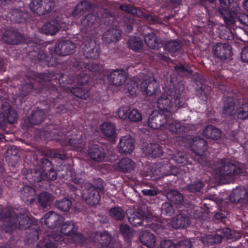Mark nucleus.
<instances>
[{
    "label": "nucleus",
    "mask_w": 248,
    "mask_h": 248,
    "mask_svg": "<svg viewBox=\"0 0 248 248\" xmlns=\"http://www.w3.org/2000/svg\"><path fill=\"white\" fill-rule=\"evenodd\" d=\"M222 240V236L218 233L214 235L208 234L202 238V242L204 245L213 246L220 243Z\"/></svg>",
    "instance_id": "48"
},
{
    "label": "nucleus",
    "mask_w": 248,
    "mask_h": 248,
    "mask_svg": "<svg viewBox=\"0 0 248 248\" xmlns=\"http://www.w3.org/2000/svg\"><path fill=\"white\" fill-rule=\"evenodd\" d=\"M62 175L63 177L67 176L66 179H68L76 185L82 184L84 182L81 173H77L74 170L71 169H68L67 167L65 172L62 173Z\"/></svg>",
    "instance_id": "39"
},
{
    "label": "nucleus",
    "mask_w": 248,
    "mask_h": 248,
    "mask_svg": "<svg viewBox=\"0 0 248 248\" xmlns=\"http://www.w3.org/2000/svg\"><path fill=\"white\" fill-rule=\"evenodd\" d=\"M139 239L142 244L148 248H153L155 246V236L150 231L146 230L141 232Z\"/></svg>",
    "instance_id": "34"
},
{
    "label": "nucleus",
    "mask_w": 248,
    "mask_h": 248,
    "mask_svg": "<svg viewBox=\"0 0 248 248\" xmlns=\"http://www.w3.org/2000/svg\"><path fill=\"white\" fill-rule=\"evenodd\" d=\"M119 18L107 9L103 10L101 21L106 26H111L102 36V39L106 43H115L120 40L121 30L119 28L121 26L118 20Z\"/></svg>",
    "instance_id": "7"
},
{
    "label": "nucleus",
    "mask_w": 248,
    "mask_h": 248,
    "mask_svg": "<svg viewBox=\"0 0 248 248\" xmlns=\"http://www.w3.org/2000/svg\"><path fill=\"white\" fill-rule=\"evenodd\" d=\"M163 88L166 93L162 94L157 102V106L160 110L166 114H173L179 108L186 107V100L183 95L185 85L182 77L172 76Z\"/></svg>",
    "instance_id": "2"
},
{
    "label": "nucleus",
    "mask_w": 248,
    "mask_h": 248,
    "mask_svg": "<svg viewBox=\"0 0 248 248\" xmlns=\"http://www.w3.org/2000/svg\"><path fill=\"white\" fill-rule=\"evenodd\" d=\"M235 102L232 98H228L224 103L223 112L225 115H231L235 108Z\"/></svg>",
    "instance_id": "59"
},
{
    "label": "nucleus",
    "mask_w": 248,
    "mask_h": 248,
    "mask_svg": "<svg viewBox=\"0 0 248 248\" xmlns=\"http://www.w3.org/2000/svg\"><path fill=\"white\" fill-rule=\"evenodd\" d=\"M174 213L172 205L168 202H164L161 206V214L169 216H171Z\"/></svg>",
    "instance_id": "64"
},
{
    "label": "nucleus",
    "mask_w": 248,
    "mask_h": 248,
    "mask_svg": "<svg viewBox=\"0 0 248 248\" xmlns=\"http://www.w3.org/2000/svg\"><path fill=\"white\" fill-rule=\"evenodd\" d=\"M55 206L59 210L62 212L68 211L72 206V202L66 198L61 200L56 201Z\"/></svg>",
    "instance_id": "52"
},
{
    "label": "nucleus",
    "mask_w": 248,
    "mask_h": 248,
    "mask_svg": "<svg viewBox=\"0 0 248 248\" xmlns=\"http://www.w3.org/2000/svg\"><path fill=\"white\" fill-rule=\"evenodd\" d=\"M69 24L68 17L62 15H59L45 23L42 27V30L46 34L54 35L60 30L65 31Z\"/></svg>",
    "instance_id": "9"
},
{
    "label": "nucleus",
    "mask_w": 248,
    "mask_h": 248,
    "mask_svg": "<svg viewBox=\"0 0 248 248\" xmlns=\"http://www.w3.org/2000/svg\"><path fill=\"white\" fill-rule=\"evenodd\" d=\"M140 88L144 94L150 96L156 94L159 89L157 80L154 77L144 80L141 83Z\"/></svg>",
    "instance_id": "23"
},
{
    "label": "nucleus",
    "mask_w": 248,
    "mask_h": 248,
    "mask_svg": "<svg viewBox=\"0 0 248 248\" xmlns=\"http://www.w3.org/2000/svg\"><path fill=\"white\" fill-rule=\"evenodd\" d=\"M128 47L137 52H140L143 48V43L140 37L131 36L127 43Z\"/></svg>",
    "instance_id": "43"
},
{
    "label": "nucleus",
    "mask_w": 248,
    "mask_h": 248,
    "mask_svg": "<svg viewBox=\"0 0 248 248\" xmlns=\"http://www.w3.org/2000/svg\"><path fill=\"white\" fill-rule=\"evenodd\" d=\"M204 186V184L202 181L198 180L187 185L186 188L191 192H200Z\"/></svg>",
    "instance_id": "61"
},
{
    "label": "nucleus",
    "mask_w": 248,
    "mask_h": 248,
    "mask_svg": "<svg viewBox=\"0 0 248 248\" xmlns=\"http://www.w3.org/2000/svg\"><path fill=\"white\" fill-rule=\"evenodd\" d=\"M4 219L2 230L11 234L16 229L27 230L35 224L34 218L26 213L17 214L11 209L0 211V220Z\"/></svg>",
    "instance_id": "5"
},
{
    "label": "nucleus",
    "mask_w": 248,
    "mask_h": 248,
    "mask_svg": "<svg viewBox=\"0 0 248 248\" xmlns=\"http://www.w3.org/2000/svg\"><path fill=\"white\" fill-rule=\"evenodd\" d=\"M135 162L129 157H124L120 159L115 165V170L122 173H131L135 169Z\"/></svg>",
    "instance_id": "27"
},
{
    "label": "nucleus",
    "mask_w": 248,
    "mask_h": 248,
    "mask_svg": "<svg viewBox=\"0 0 248 248\" xmlns=\"http://www.w3.org/2000/svg\"><path fill=\"white\" fill-rule=\"evenodd\" d=\"M236 116L238 119L246 120L248 118V103H245L237 109Z\"/></svg>",
    "instance_id": "57"
},
{
    "label": "nucleus",
    "mask_w": 248,
    "mask_h": 248,
    "mask_svg": "<svg viewBox=\"0 0 248 248\" xmlns=\"http://www.w3.org/2000/svg\"><path fill=\"white\" fill-rule=\"evenodd\" d=\"M146 154L152 157H160L163 154L161 147L157 143L151 144L147 148Z\"/></svg>",
    "instance_id": "50"
},
{
    "label": "nucleus",
    "mask_w": 248,
    "mask_h": 248,
    "mask_svg": "<svg viewBox=\"0 0 248 248\" xmlns=\"http://www.w3.org/2000/svg\"><path fill=\"white\" fill-rule=\"evenodd\" d=\"M30 7L32 12L41 16L50 13L54 7V3L47 0H32Z\"/></svg>",
    "instance_id": "15"
},
{
    "label": "nucleus",
    "mask_w": 248,
    "mask_h": 248,
    "mask_svg": "<svg viewBox=\"0 0 248 248\" xmlns=\"http://www.w3.org/2000/svg\"><path fill=\"white\" fill-rule=\"evenodd\" d=\"M25 49L29 58L32 62L41 66H51L50 63L51 58L45 52V48L42 44L30 41L27 43Z\"/></svg>",
    "instance_id": "8"
},
{
    "label": "nucleus",
    "mask_w": 248,
    "mask_h": 248,
    "mask_svg": "<svg viewBox=\"0 0 248 248\" xmlns=\"http://www.w3.org/2000/svg\"><path fill=\"white\" fill-rule=\"evenodd\" d=\"M61 227V232L69 237H70L74 231H77L78 229L72 220L66 221L64 223H62Z\"/></svg>",
    "instance_id": "46"
},
{
    "label": "nucleus",
    "mask_w": 248,
    "mask_h": 248,
    "mask_svg": "<svg viewBox=\"0 0 248 248\" xmlns=\"http://www.w3.org/2000/svg\"><path fill=\"white\" fill-rule=\"evenodd\" d=\"M50 200V197L46 192H43L38 195V202L39 205L44 208L47 207Z\"/></svg>",
    "instance_id": "60"
},
{
    "label": "nucleus",
    "mask_w": 248,
    "mask_h": 248,
    "mask_svg": "<svg viewBox=\"0 0 248 248\" xmlns=\"http://www.w3.org/2000/svg\"><path fill=\"white\" fill-rule=\"evenodd\" d=\"M37 167L45 172L46 171L51 170L53 166L52 162L48 158H43L40 159L37 164Z\"/></svg>",
    "instance_id": "58"
},
{
    "label": "nucleus",
    "mask_w": 248,
    "mask_h": 248,
    "mask_svg": "<svg viewBox=\"0 0 248 248\" xmlns=\"http://www.w3.org/2000/svg\"><path fill=\"white\" fill-rule=\"evenodd\" d=\"M64 218L54 212L50 211L44 216V222L48 228L54 229L61 226L64 222Z\"/></svg>",
    "instance_id": "22"
},
{
    "label": "nucleus",
    "mask_w": 248,
    "mask_h": 248,
    "mask_svg": "<svg viewBox=\"0 0 248 248\" xmlns=\"http://www.w3.org/2000/svg\"><path fill=\"white\" fill-rule=\"evenodd\" d=\"M229 198L232 203L248 206V188L243 186H238L232 190Z\"/></svg>",
    "instance_id": "16"
},
{
    "label": "nucleus",
    "mask_w": 248,
    "mask_h": 248,
    "mask_svg": "<svg viewBox=\"0 0 248 248\" xmlns=\"http://www.w3.org/2000/svg\"><path fill=\"white\" fill-rule=\"evenodd\" d=\"M40 78L51 80L55 84L58 85L57 92L59 95L57 97L56 93H53L52 99V108L56 113L62 114L67 111L73 110H78L79 108V103L73 99L72 95L64 97L65 94L70 92L75 96L86 99L89 96L88 89L85 87H71L76 82V76L72 75H65L62 73H55V75L44 74L40 75Z\"/></svg>",
    "instance_id": "1"
},
{
    "label": "nucleus",
    "mask_w": 248,
    "mask_h": 248,
    "mask_svg": "<svg viewBox=\"0 0 248 248\" xmlns=\"http://www.w3.org/2000/svg\"><path fill=\"white\" fill-rule=\"evenodd\" d=\"M170 163H175L179 167L187 165L189 164L188 156L186 155L181 152H178L170 157Z\"/></svg>",
    "instance_id": "41"
},
{
    "label": "nucleus",
    "mask_w": 248,
    "mask_h": 248,
    "mask_svg": "<svg viewBox=\"0 0 248 248\" xmlns=\"http://www.w3.org/2000/svg\"><path fill=\"white\" fill-rule=\"evenodd\" d=\"M88 155L92 160L96 162H101L105 159L106 152L100 145L93 144L89 147Z\"/></svg>",
    "instance_id": "28"
},
{
    "label": "nucleus",
    "mask_w": 248,
    "mask_h": 248,
    "mask_svg": "<svg viewBox=\"0 0 248 248\" xmlns=\"http://www.w3.org/2000/svg\"><path fill=\"white\" fill-rule=\"evenodd\" d=\"M107 79L110 84L115 86H120L126 81V73L122 70H113L108 75Z\"/></svg>",
    "instance_id": "24"
},
{
    "label": "nucleus",
    "mask_w": 248,
    "mask_h": 248,
    "mask_svg": "<svg viewBox=\"0 0 248 248\" xmlns=\"http://www.w3.org/2000/svg\"><path fill=\"white\" fill-rule=\"evenodd\" d=\"M214 56L222 61L229 60L232 54V46L229 43H218L213 47Z\"/></svg>",
    "instance_id": "18"
},
{
    "label": "nucleus",
    "mask_w": 248,
    "mask_h": 248,
    "mask_svg": "<svg viewBox=\"0 0 248 248\" xmlns=\"http://www.w3.org/2000/svg\"><path fill=\"white\" fill-rule=\"evenodd\" d=\"M187 206L186 207V210L182 209L184 211H186L187 214L184 213H181L174 217L171 221V224L174 228L179 229L184 228L188 226L190 223V219L188 215L191 214V210L193 208V211H197L195 209L194 206L189 203H186Z\"/></svg>",
    "instance_id": "13"
},
{
    "label": "nucleus",
    "mask_w": 248,
    "mask_h": 248,
    "mask_svg": "<svg viewBox=\"0 0 248 248\" xmlns=\"http://www.w3.org/2000/svg\"><path fill=\"white\" fill-rule=\"evenodd\" d=\"M27 178L33 182H40L44 180V172L36 166L28 173Z\"/></svg>",
    "instance_id": "49"
},
{
    "label": "nucleus",
    "mask_w": 248,
    "mask_h": 248,
    "mask_svg": "<svg viewBox=\"0 0 248 248\" xmlns=\"http://www.w3.org/2000/svg\"><path fill=\"white\" fill-rule=\"evenodd\" d=\"M75 66L78 70L80 69H83L85 71L87 72H96L100 70V67L98 64L94 63H84L83 62H78L75 64Z\"/></svg>",
    "instance_id": "47"
},
{
    "label": "nucleus",
    "mask_w": 248,
    "mask_h": 248,
    "mask_svg": "<svg viewBox=\"0 0 248 248\" xmlns=\"http://www.w3.org/2000/svg\"><path fill=\"white\" fill-rule=\"evenodd\" d=\"M144 219L143 215L136 212L131 214L128 217V220L129 223L135 227L142 226Z\"/></svg>",
    "instance_id": "51"
},
{
    "label": "nucleus",
    "mask_w": 248,
    "mask_h": 248,
    "mask_svg": "<svg viewBox=\"0 0 248 248\" xmlns=\"http://www.w3.org/2000/svg\"><path fill=\"white\" fill-rule=\"evenodd\" d=\"M79 73L76 74L77 83L80 85H91L93 80L91 75L84 71L83 69H80Z\"/></svg>",
    "instance_id": "44"
},
{
    "label": "nucleus",
    "mask_w": 248,
    "mask_h": 248,
    "mask_svg": "<svg viewBox=\"0 0 248 248\" xmlns=\"http://www.w3.org/2000/svg\"><path fill=\"white\" fill-rule=\"evenodd\" d=\"M36 191L34 188L25 185L20 190V197L25 202L33 203L35 201Z\"/></svg>",
    "instance_id": "31"
},
{
    "label": "nucleus",
    "mask_w": 248,
    "mask_h": 248,
    "mask_svg": "<svg viewBox=\"0 0 248 248\" xmlns=\"http://www.w3.org/2000/svg\"><path fill=\"white\" fill-rule=\"evenodd\" d=\"M2 39L5 43L10 45H17L24 41V37L21 34L9 28L5 29Z\"/></svg>",
    "instance_id": "20"
},
{
    "label": "nucleus",
    "mask_w": 248,
    "mask_h": 248,
    "mask_svg": "<svg viewBox=\"0 0 248 248\" xmlns=\"http://www.w3.org/2000/svg\"><path fill=\"white\" fill-rule=\"evenodd\" d=\"M120 9L128 14H131L137 16H140L143 15L142 11L140 8L137 7L127 4H122L120 6Z\"/></svg>",
    "instance_id": "55"
},
{
    "label": "nucleus",
    "mask_w": 248,
    "mask_h": 248,
    "mask_svg": "<svg viewBox=\"0 0 248 248\" xmlns=\"http://www.w3.org/2000/svg\"><path fill=\"white\" fill-rule=\"evenodd\" d=\"M82 48L83 55L87 59H97L100 53L99 45H97L94 40V37L91 34L83 35Z\"/></svg>",
    "instance_id": "10"
},
{
    "label": "nucleus",
    "mask_w": 248,
    "mask_h": 248,
    "mask_svg": "<svg viewBox=\"0 0 248 248\" xmlns=\"http://www.w3.org/2000/svg\"><path fill=\"white\" fill-rule=\"evenodd\" d=\"M30 17L28 11L20 7L11 9L8 14V17L15 23H24L28 21Z\"/></svg>",
    "instance_id": "21"
},
{
    "label": "nucleus",
    "mask_w": 248,
    "mask_h": 248,
    "mask_svg": "<svg viewBox=\"0 0 248 248\" xmlns=\"http://www.w3.org/2000/svg\"><path fill=\"white\" fill-rule=\"evenodd\" d=\"M144 41L146 45L151 49H158L163 46L160 38L154 33H149L144 36Z\"/></svg>",
    "instance_id": "36"
},
{
    "label": "nucleus",
    "mask_w": 248,
    "mask_h": 248,
    "mask_svg": "<svg viewBox=\"0 0 248 248\" xmlns=\"http://www.w3.org/2000/svg\"><path fill=\"white\" fill-rule=\"evenodd\" d=\"M221 5L218 8V12L223 16L224 22L228 25L233 24L234 19L230 14L226 2L224 0H218Z\"/></svg>",
    "instance_id": "38"
},
{
    "label": "nucleus",
    "mask_w": 248,
    "mask_h": 248,
    "mask_svg": "<svg viewBox=\"0 0 248 248\" xmlns=\"http://www.w3.org/2000/svg\"><path fill=\"white\" fill-rule=\"evenodd\" d=\"M108 213L116 220H123L124 218L125 212L120 207H112L109 210Z\"/></svg>",
    "instance_id": "54"
},
{
    "label": "nucleus",
    "mask_w": 248,
    "mask_h": 248,
    "mask_svg": "<svg viewBox=\"0 0 248 248\" xmlns=\"http://www.w3.org/2000/svg\"><path fill=\"white\" fill-rule=\"evenodd\" d=\"M167 198L174 204L183 205L185 203L183 195L177 190H171L167 193Z\"/></svg>",
    "instance_id": "45"
},
{
    "label": "nucleus",
    "mask_w": 248,
    "mask_h": 248,
    "mask_svg": "<svg viewBox=\"0 0 248 248\" xmlns=\"http://www.w3.org/2000/svg\"><path fill=\"white\" fill-rule=\"evenodd\" d=\"M86 127L83 126L78 128L77 133L72 134L71 136H68L64 139L63 145L69 147L70 149L78 150V148H82L84 139L92 140L95 139L99 134L98 127L93 125H86Z\"/></svg>",
    "instance_id": "6"
},
{
    "label": "nucleus",
    "mask_w": 248,
    "mask_h": 248,
    "mask_svg": "<svg viewBox=\"0 0 248 248\" xmlns=\"http://www.w3.org/2000/svg\"><path fill=\"white\" fill-rule=\"evenodd\" d=\"M218 171L220 175L223 177L232 178L236 175H245V170L230 162L228 159L223 158L220 160V166Z\"/></svg>",
    "instance_id": "11"
},
{
    "label": "nucleus",
    "mask_w": 248,
    "mask_h": 248,
    "mask_svg": "<svg viewBox=\"0 0 248 248\" xmlns=\"http://www.w3.org/2000/svg\"><path fill=\"white\" fill-rule=\"evenodd\" d=\"M64 238L59 234L54 232L44 234L43 239L36 245L37 248H58L57 242H62Z\"/></svg>",
    "instance_id": "17"
},
{
    "label": "nucleus",
    "mask_w": 248,
    "mask_h": 248,
    "mask_svg": "<svg viewBox=\"0 0 248 248\" xmlns=\"http://www.w3.org/2000/svg\"><path fill=\"white\" fill-rule=\"evenodd\" d=\"M101 131L104 136L111 142L115 141L116 130L113 124L110 122H104L100 126Z\"/></svg>",
    "instance_id": "33"
},
{
    "label": "nucleus",
    "mask_w": 248,
    "mask_h": 248,
    "mask_svg": "<svg viewBox=\"0 0 248 248\" xmlns=\"http://www.w3.org/2000/svg\"><path fill=\"white\" fill-rule=\"evenodd\" d=\"M120 153L130 154L134 149V140L129 136L123 137L118 145Z\"/></svg>",
    "instance_id": "29"
},
{
    "label": "nucleus",
    "mask_w": 248,
    "mask_h": 248,
    "mask_svg": "<svg viewBox=\"0 0 248 248\" xmlns=\"http://www.w3.org/2000/svg\"><path fill=\"white\" fill-rule=\"evenodd\" d=\"M46 116V110L33 111L29 116L24 117L21 121V128L28 130L35 125L41 124Z\"/></svg>",
    "instance_id": "12"
},
{
    "label": "nucleus",
    "mask_w": 248,
    "mask_h": 248,
    "mask_svg": "<svg viewBox=\"0 0 248 248\" xmlns=\"http://www.w3.org/2000/svg\"><path fill=\"white\" fill-rule=\"evenodd\" d=\"M48 74L55 75L54 72H48L42 73H33L32 75L34 78H30L27 77V79L25 83H23L20 88V94L21 96H26L30 93L33 91L37 93H45L47 94V99L52 103V99L50 97L52 96L53 93H56L58 97L60 94L57 92L58 85L55 84L53 81L40 78V75Z\"/></svg>",
    "instance_id": "4"
},
{
    "label": "nucleus",
    "mask_w": 248,
    "mask_h": 248,
    "mask_svg": "<svg viewBox=\"0 0 248 248\" xmlns=\"http://www.w3.org/2000/svg\"><path fill=\"white\" fill-rule=\"evenodd\" d=\"M17 116L18 114L16 110L12 108H9L6 115L4 114V119L3 120H4V124L1 125V127L7 126L8 124H14L17 120Z\"/></svg>",
    "instance_id": "53"
},
{
    "label": "nucleus",
    "mask_w": 248,
    "mask_h": 248,
    "mask_svg": "<svg viewBox=\"0 0 248 248\" xmlns=\"http://www.w3.org/2000/svg\"><path fill=\"white\" fill-rule=\"evenodd\" d=\"M120 231L125 239H130L133 235L131 229L127 224L120 225Z\"/></svg>",
    "instance_id": "62"
},
{
    "label": "nucleus",
    "mask_w": 248,
    "mask_h": 248,
    "mask_svg": "<svg viewBox=\"0 0 248 248\" xmlns=\"http://www.w3.org/2000/svg\"><path fill=\"white\" fill-rule=\"evenodd\" d=\"M75 44L70 40H62L56 43L55 52L60 56H66L74 52Z\"/></svg>",
    "instance_id": "19"
},
{
    "label": "nucleus",
    "mask_w": 248,
    "mask_h": 248,
    "mask_svg": "<svg viewBox=\"0 0 248 248\" xmlns=\"http://www.w3.org/2000/svg\"><path fill=\"white\" fill-rule=\"evenodd\" d=\"M93 240L99 248H108L111 241V235L106 231L97 232L94 233Z\"/></svg>",
    "instance_id": "26"
},
{
    "label": "nucleus",
    "mask_w": 248,
    "mask_h": 248,
    "mask_svg": "<svg viewBox=\"0 0 248 248\" xmlns=\"http://www.w3.org/2000/svg\"><path fill=\"white\" fill-rule=\"evenodd\" d=\"M202 134L206 138L215 140L219 139L221 137V131L212 125H207L203 131Z\"/></svg>",
    "instance_id": "42"
},
{
    "label": "nucleus",
    "mask_w": 248,
    "mask_h": 248,
    "mask_svg": "<svg viewBox=\"0 0 248 248\" xmlns=\"http://www.w3.org/2000/svg\"><path fill=\"white\" fill-rule=\"evenodd\" d=\"M26 239L30 243H34L39 238L38 232L34 226L26 230Z\"/></svg>",
    "instance_id": "56"
},
{
    "label": "nucleus",
    "mask_w": 248,
    "mask_h": 248,
    "mask_svg": "<svg viewBox=\"0 0 248 248\" xmlns=\"http://www.w3.org/2000/svg\"><path fill=\"white\" fill-rule=\"evenodd\" d=\"M35 134L39 138L46 137L51 138L52 140H62V133L60 132L59 126L53 124H50L43 128L36 129Z\"/></svg>",
    "instance_id": "14"
},
{
    "label": "nucleus",
    "mask_w": 248,
    "mask_h": 248,
    "mask_svg": "<svg viewBox=\"0 0 248 248\" xmlns=\"http://www.w3.org/2000/svg\"><path fill=\"white\" fill-rule=\"evenodd\" d=\"M174 69L175 70V72L178 74V75H177L175 74H171L170 76V79L171 77L172 76H176V77H182V82L184 83V79L183 78V76L186 75V74H189L191 75L192 74L193 71V70L191 68L189 64H187V63L183 64L182 63H179L174 66ZM170 80H169V81H170Z\"/></svg>",
    "instance_id": "37"
},
{
    "label": "nucleus",
    "mask_w": 248,
    "mask_h": 248,
    "mask_svg": "<svg viewBox=\"0 0 248 248\" xmlns=\"http://www.w3.org/2000/svg\"><path fill=\"white\" fill-rule=\"evenodd\" d=\"M148 124L149 127L155 129L166 127L177 137L175 140L176 144L181 146L182 144H184V146H186L184 141L186 139L185 136L189 129L187 126L177 122L170 114L154 110L149 115Z\"/></svg>",
    "instance_id": "3"
},
{
    "label": "nucleus",
    "mask_w": 248,
    "mask_h": 248,
    "mask_svg": "<svg viewBox=\"0 0 248 248\" xmlns=\"http://www.w3.org/2000/svg\"><path fill=\"white\" fill-rule=\"evenodd\" d=\"M192 151L196 155H203L208 149L207 141L200 137L193 138L190 144Z\"/></svg>",
    "instance_id": "25"
},
{
    "label": "nucleus",
    "mask_w": 248,
    "mask_h": 248,
    "mask_svg": "<svg viewBox=\"0 0 248 248\" xmlns=\"http://www.w3.org/2000/svg\"><path fill=\"white\" fill-rule=\"evenodd\" d=\"M127 119L133 122H140L142 120V115L137 109L131 108Z\"/></svg>",
    "instance_id": "63"
},
{
    "label": "nucleus",
    "mask_w": 248,
    "mask_h": 248,
    "mask_svg": "<svg viewBox=\"0 0 248 248\" xmlns=\"http://www.w3.org/2000/svg\"><path fill=\"white\" fill-rule=\"evenodd\" d=\"M182 44L180 41L170 40L164 44V49L168 51L172 57H175L180 53L182 50Z\"/></svg>",
    "instance_id": "30"
},
{
    "label": "nucleus",
    "mask_w": 248,
    "mask_h": 248,
    "mask_svg": "<svg viewBox=\"0 0 248 248\" xmlns=\"http://www.w3.org/2000/svg\"><path fill=\"white\" fill-rule=\"evenodd\" d=\"M99 17L94 13H90L81 19V24L87 30L95 29L99 25Z\"/></svg>",
    "instance_id": "35"
},
{
    "label": "nucleus",
    "mask_w": 248,
    "mask_h": 248,
    "mask_svg": "<svg viewBox=\"0 0 248 248\" xmlns=\"http://www.w3.org/2000/svg\"><path fill=\"white\" fill-rule=\"evenodd\" d=\"M100 198L98 191L92 185L90 189L88 190L87 195L86 197V202L88 204L93 206L99 203Z\"/></svg>",
    "instance_id": "40"
},
{
    "label": "nucleus",
    "mask_w": 248,
    "mask_h": 248,
    "mask_svg": "<svg viewBox=\"0 0 248 248\" xmlns=\"http://www.w3.org/2000/svg\"><path fill=\"white\" fill-rule=\"evenodd\" d=\"M92 8V5L89 0H83L76 5L71 15L74 17H79L85 12L91 11Z\"/></svg>",
    "instance_id": "32"
}]
</instances>
